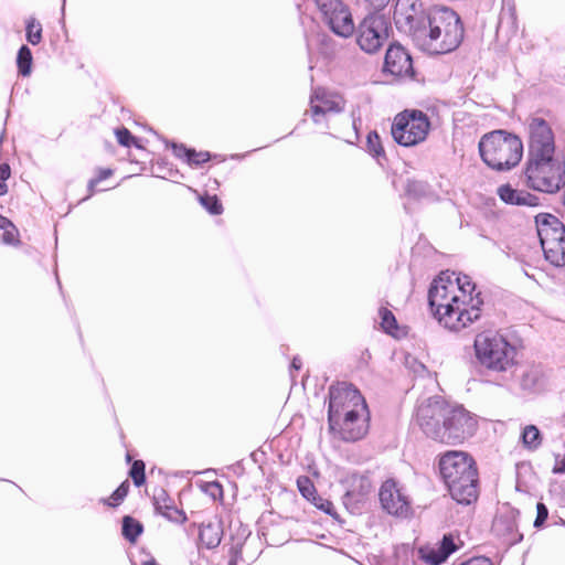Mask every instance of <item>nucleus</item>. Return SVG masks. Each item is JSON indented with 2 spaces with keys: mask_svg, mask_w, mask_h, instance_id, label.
Returning <instances> with one entry per match:
<instances>
[{
  "mask_svg": "<svg viewBox=\"0 0 565 565\" xmlns=\"http://www.w3.org/2000/svg\"><path fill=\"white\" fill-rule=\"evenodd\" d=\"M428 301L434 317L450 331H461L481 317L483 299L467 275L441 273L434 279Z\"/></svg>",
  "mask_w": 565,
  "mask_h": 565,
  "instance_id": "nucleus-1",
  "label": "nucleus"
},
{
  "mask_svg": "<svg viewBox=\"0 0 565 565\" xmlns=\"http://www.w3.org/2000/svg\"><path fill=\"white\" fill-rule=\"evenodd\" d=\"M415 423L425 436L445 444H459L472 436L477 422L462 406L450 405L441 397L419 403Z\"/></svg>",
  "mask_w": 565,
  "mask_h": 565,
  "instance_id": "nucleus-2",
  "label": "nucleus"
},
{
  "mask_svg": "<svg viewBox=\"0 0 565 565\" xmlns=\"http://www.w3.org/2000/svg\"><path fill=\"white\" fill-rule=\"evenodd\" d=\"M463 28L459 15L446 7L427 11L426 21L415 32V45L428 54H446L461 43Z\"/></svg>",
  "mask_w": 565,
  "mask_h": 565,
  "instance_id": "nucleus-3",
  "label": "nucleus"
},
{
  "mask_svg": "<svg viewBox=\"0 0 565 565\" xmlns=\"http://www.w3.org/2000/svg\"><path fill=\"white\" fill-rule=\"evenodd\" d=\"M440 475L454 500L470 504L478 498V473L475 461L463 451H448L439 460Z\"/></svg>",
  "mask_w": 565,
  "mask_h": 565,
  "instance_id": "nucleus-4",
  "label": "nucleus"
},
{
  "mask_svg": "<svg viewBox=\"0 0 565 565\" xmlns=\"http://www.w3.org/2000/svg\"><path fill=\"white\" fill-rule=\"evenodd\" d=\"M479 152L483 162L493 170L507 171L522 159L521 139L505 130L486 134L479 141Z\"/></svg>",
  "mask_w": 565,
  "mask_h": 565,
  "instance_id": "nucleus-5",
  "label": "nucleus"
},
{
  "mask_svg": "<svg viewBox=\"0 0 565 565\" xmlns=\"http://www.w3.org/2000/svg\"><path fill=\"white\" fill-rule=\"evenodd\" d=\"M523 175L529 188L555 193L565 185V161L557 156L527 158Z\"/></svg>",
  "mask_w": 565,
  "mask_h": 565,
  "instance_id": "nucleus-6",
  "label": "nucleus"
},
{
  "mask_svg": "<svg viewBox=\"0 0 565 565\" xmlns=\"http://www.w3.org/2000/svg\"><path fill=\"white\" fill-rule=\"evenodd\" d=\"M475 350L479 362L489 370L505 372L515 364V347L499 333L478 334Z\"/></svg>",
  "mask_w": 565,
  "mask_h": 565,
  "instance_id": "nucleus-7",
  "label": "nucleus"
},
{
  "mask_svg": "<svg viewBox=\"0 0 565 565\" xmlns=\"http://www.w3.org/2000/svg\"><path fill=\"white\" fill-rule=\"evenodd\" d=\"M535 225L546 260L557 267L565 266V223L553 214L540 213Z\"/></svg>",
  "mask_w": 565,
  "mask_h": 565,
  "instance_id": "nucleus-8",
  "label": "nucleus"
},
{
  "mask_svg": "<svg viewBox=\"0 0 565 565\" xmlns=\"http://www.w3.org/2000/svg\"><path fill=\"white\" fill-rule=\"evenodd\" d=\"M430 127V120L425 113L406 109L395 116L391 134L398 145L414 147L427 139Z\"/></svg>",
  "mask_w": 565,
  "mask_h": 565,
  "instance_id": "nucleus-9",
  "label": "nucleus"
},
{
  "mask_svg": "<svg viewBox=\"0 0 565 565\" xmlns=\"http://www.w3.org/2000/svg\"><path fill=\"white\" fill-rule=\"evenodd\" d=\"M367 406L361 393L348 383H337L329 390L328 419L366 413Z\"/></svg>",
  "mask_w": 565,
  "mask_h": 565,
  "instance_id": "nucleus-10",
  "label": "nucleus"
},
{
  "mask_svg": "<svg viewBox=\"0 0 565 565\" xmlns=\"http://www.w3.org/2000/svg\"><path fill=\"white\" fill-rule=\"evenodd\" d=\"M323 21L331 31L341 38L354 32V22L349 8L341 0H316Z\"/></svg>",
  "mask_w": 565,
  "mask_h": 565,
  "instance_id": "nucleus-11",
  "label": "nucleus"
},
{
  "mask_svg": "<svg viewBox=\"0 0 565 565\" xmlns=\"http://www.w3.org/2000/svg\"><path fill=\"white\" fill-rule=\"evenodd\" d=\"M387 39L388 28L382 15H367L356 31V43L367 54L376 53Z\"/></svg>",
  "mask_w": 565,
  "mask_h": 565,
  "instance_id": "nucleus-12",
  "label": "nucleus"
},
{
  "mask_svg": "<svg viewBox=\"0 0 565 565\" xmlns=\"http://www.w3.org/2000/svg\"><path fill=\"white\" fill-rule=\"evenodd\" d=\"M555 156L554 134L546 120L532 117L529 121L527 158Z\"/></svg>",
  "mask_w": 565,
  "mask_h": 565,
  "instance_id": "nucleus-13",
  "label": "nucleus"
},
{
  "mask_svg": "<svg viewBox=\"0 0 565 565\" xmlns=\"http://www.w3.org/2000/svg\"><path fill=\"white\" fill-rule=\"evenodd\" d=\"M379 499L382 509L391 515L407 518L412 512L408 495L394 479H387L382 483Z\"/></svg>",
  "mask_w": 565,
  "mask_h": 565,
  "instance_id": "nucleus-14",
  "label": "nucleus"
},
{
  "mask_svg": "<svg viewBox=\"0 0 565 565\" xmlns=\"http://www.w3.org/2000/svg\"><path fill=\"white\" fill-rule=\"evenodd\" d=\"M344 106L345 100L342 95L324 87H317L310 97L309 114L316 124H321L327 115L341 113Z\"/></svg>",
  "mask_w": 565,
  "mask_h": 565,
  "instance_id": "nucleus-15",
  "label": "nucleus"
},
{
  "mask_svg": "<svg viewBox=\"0 0 565 565\" xmlns=\"http://www.w3.org/2000/svg\"><path fill=\"white\" fill-rule=\"evenodd\" d=\"M422 7L420 0H396L394 21L399 30L412 36L413 41L416 30L426 21L427 11Z\"/></svg>",
  "mask_w": 565,
  "mask_h": 565,
  "instance_id": "nucleus-16",
  "label": "nucleus"
},
{
  "mask_svg": "<svg viewBox=\"0 0 565 565\" xmlns=\"http://www.w3.org/2000/svg\"><path fill=\"white\" fill-rule=\"evenodd\" d=\"M330 430L344 441L362 439L369 429V412L353 416L329 418Z\"/></svg>",
  "mask_w": 565,
  "mask_h": 565,
  "instance_id": "nucleus-17",
  "label": "nucleus"
},
{
  "mask_svg": "<svg viewBox=\"0 0 565 565\" xmlns=\"http://www.w3.org/2000/svg\"><path fill=\"white\" fill-rule=\"evenodd\" d=\"M384 71L395 77H412L414 74L412 57L401 45H390L385 54Z\"/></svg>",
  "mask_w": 565,
  "mask_h": 565,
  "instance_id": "nucleus-18",
  "label": "nucleus"
},
{
  "mask_svg": "<svg viewBox=\"0 0 565 565\" xmlns=\"http://www.w3.org/2000/svg\"><path fill=\"white\" fill-rule=\"evenodd\" d=\"M347 487L344 494L345 504H359L366 500L372 491V482L369 477L351 473L344 480Z\"/></svg>",
  "mask_w": 565,
  "mask_h": 565,
  "instance_id": "nucleus-19",
  "label": "nucleus"
},
{
  "mask_svg": "<svg viewBox=\"0 0 565 565\" xmlns=\"http://www.w3.org/2000/svg\"><path fill=\"white\" fill-rule=\"evenodd\" d=\"M458 546L451 534L444 535L443 540L437 546L422 547L419 550L420 556L424 561L431 565H439L444 563L450 554L456 552Z\"/></svg>",
  "mask_w": 565,
  "mask_h": 565,
  "instance_id": "nucleus-20",
  "label": "nucleus"
},
{
  "mask_svg": "<svg viewBox=\"0 0 565 565\" xmlns=\"http://www.w3.org/2000/svg\"><path fill=\"white\" fill-rule=\"evenodd\" d=\"M499 198L507 204L518 206H537L539 198L524 190L512 188L510 184L500 185L497 190Z\"/></svg>",
  "mask_w": 565,
  "mask_h": 565,
  "instance_id": "nucleus-21",
  "label": "nucleus"
},
{
  "mask_svg": "<svg viewBox=\"0 0 565 565\" xmlns=\"http://www.w3.org/2000/svg\"><path fill=\"white\" fill-rule=\"evenodd\" d=\"M173 154L184 160L189 166L200 167L211 160V153L209 151H198L192 148L185 147L183 143L172 145Z\"/></svg>",
  "mask_w": 565,
  "mask_h": 565,
  "instance_id": "nucleus-22",
  "label": "nucleus"
},
{
  "mask_svg": "<svg viewBox=\"0 0 565 565\" xmlns=\"http://www.w3.org/2000/svg\"><path fill=\"white\" fill-rule=\"evenodd\" d=\"M493 529L497 534L504 536L509 544H514L522 540V535L518 533L514 514L498 516L494 520Z\"/></svg>",
  "mask_w": 565,
  "mask_h": 565,
  "instance_id": "nucleus-23",
  "label": "nucleus"
},
{
  "mask_svg": "<svg viewBox=\"0 0 565 565\" xmlns=\"http://www.w3.org/2000/svg\"><path fill=\"white\" fill-rule=\"evenodd\" d=\"M154 507L158 513L171 522L183 524L186 521V514L184 511L171 504L169 499L164 498L160 500L159 498H156Z\"/></svg>",
  "mask_w": 565,
  "mask_h": 565,
  "instance_id": "nucleus-24",
  "label": "nucleus"
},
{
  "mask_svg": "<svg viewBox=\"0 0 565 565\" xmlns=\"http://www.w3.org/2000/svg\"><path fill=\"white\" fill-rule=\"evenodd\" d=\"M0 243L10 246L21 244L20 232L17 226L6 216L0 214Z\"/></svg>",
  "mask_w": 565,
  "mask_h": 565,
  "instance_id": "nucleus-25",
  "label": "nucleus"
},
{
  "mask_svg": "<svg viewBox=\"0 0 565 565\" xmlns=\"http://www.w3.org/2000/svg\"><path fill=\"white\" fill-rule=\"evenodd\" d=\"M142 531L143 526L138 520L129 515L122 518V535L130 543H135Z\"/></svg>",
  "mask_w": 565,
  "mask_h": 565,
  "instance_id": "nucleus-26",
  "label": "nucleus"
},
{
  "mask_svg": "<svg viewBox=\"0 0 565 565\" xmlns=\"http://www.w3.org/2000/svg\"><path fill=\"white\" fill-rule=\"evenodd\" d=\"M199 540L207 548L216 547L221 542L220 531L212 524L203 525L200 529Z\"/></svg>",
  "mask_w": 565,
  "mask_h": 565,
  "instance_id": "nucleus-27",
  "label": "nucleus"
},
{
  "mask_svg": "<svg viewBox=\"0 0 565 565\" xmlns=\"http://www.w3.org/2000/svg\"><path fill=\"white\" fill-rule=\"evenodd\" d=\"M522 444L530 450H535L542 443L540 430L534 425L525 426L521 435Z\"/></svg>",
  "mask_w": 565,
  "mask_h": 565,
  "instance_id": "nucleus-28",
  "label": "nucleus"
},
{
  "mask_svg": "<svg viewBox=\"0 0 565 565\" xmlns=\"http://www.w3.org/2000/svg\"><path fill=\"white\" fill-rule=\"evenodd\" d=\"M33 56L31 50L26 45H22L18 52L17 65L19 74L29 76L32 71Z\"/></svg>",
  "mask_w": 565,
  "mask_h": 565,
  "instance_id": "nucleus-29",
  "label": "nucleus"
},
{
  "mask_svg": "<svg viewBox=\"0 0 565 565\" xmlns=\"http://www.w3.org/2000/svg\"><path fill=\"white\" fill-rule=\"evenodd\" d=\"M129 482L125 480L108 498H104L100 502L109 508L119 507L129 493Z\"/></svg>",
  "mask_w": 565,
  "mask_h": 565,
  "instance_id": "nucleus-30",
  "label": "nucleus"
},
{
  "mask_svg": "<svg viewBox=\"0 0 565 565\" xmlns=\"http://www.w3.org/2000/svg\"><path fill=\"white\" fill-rule=\"evenodd\" d=\"M26 41L32 45H38L42 41V25L35 18L26 20L25 24Z\"/></svg>",
  "mask_w": 565,
  "mask_h": 565,
  "instance_id": "nucleus-31",
  "label": "nucleus"
},
{
  "mask_svg": "<svg viewBox=\"0 0 565 565\" xmlns=\"http://www.w3.org/2000/svg\"><path fill=\"white\" fill-rule=\"evenodd\" d=\"M115 136H116V139H117L118 143L120 146H122V147H126V148H130V147L141 148L139 139L136 136H134L129 131V129H127L126 127H120V128L115 129Z\"/></svg>",
  "mask_w": 565,
  "mask_h": 565,
  "instance_id": "nucleus-32",
  "label": "nucleus"
},
{
  "mask_svg": "<svg viewBox=\"0 0 565 565\" xmlns=\"http://www.w3.org/2000/svg\"><path fill=\"white\" fill-rule=\"evenodd\" d=\"M381 327L382 329L392 335H395L397 331V322L395 316L387 308H381L380 311Z\"/></svg>",
  "mask_w": 565,
  "mask_h": 565,
  "instance_id": "nucleus-33",
  "label": "nucleus"
},
{
  "mask_svg": "<svg viewBox=\"0 0 565 565\" xmlns=\"http://www.w3.org/2000/svg\"><path fill=\"white\" fill-rule=\"evenodd\" d=\"M146 465L142 460H135L129 470V477L132 479L136 487H141L146 483Z\"/></svg>",
  "mask_w": 565,
  "mask_h": 565,
  "instance_id": "nucleus-34",
  "label": "nucleus"
},
{
  "mask_svg": "<svg viewBox=\"0 0 565 565\" xmlns=\"http://www.w3.org/2000/svg\"><path fill=\"white\" fill-rule=\"evenodd\" d=\"M114 170L110 168H99L96 172V177L89 180L88 182V191L89 195H93L96 191H100L102 189H98V184L113 177Z\"/></svg>",
  "mask_w": 565,
  "mask_h": 565,
  "instance_id": "nucleus-35",
  "label": "nucleus"
},
{
  "mask_svg": "<svg viewBox=\"0 0 565 565\" xmlns=\"http://www.w3.org/2000/svg\"><path fill=\"white\" fill-rule=\"evenodd\" d=\"M366 146H367L369 152L373 157L379 159L380 157H382L384 154V150H383V147H382V143H381V139H380V136L377 135L376 131H371L367 135Z\"/></svg>",
  "mask_w": 565,
  "mask_h": 565,
  "instance_id": "nucleus-36",
  "label": "nucleus"
},
{
  "mask_svg": "<svg viewBox=\"0 0 565 565\" xmlns=\"http://www.w3.org/2000/svg\"><path fill=\"white\" fill-rule=\"evenodd\" d=\"M200 202L213 215H220L223 212V206L216 195L201 196Z\"/></svg>",
  "mask_w": 565,
  "mask_h": 565,
  "instance_id": "nucleus-37",
  "label": "nucleus"
},
{
  "mask_svg": "<svg viewBox=\"0 0 565 565\" xmlns=\"http://www.w3.org/2000/svg\"><path fill=\"white\" fill-rule=\"evenodd\" d=\"M297 487L302 497L306 498L308 501L311 500V498L316 493L315 486L308 477H299L297 479Z\"/></svg>",
  "mask_w": 565,
  "mask_h": 565,
  "instance_id": "nucleus-38",
  "label": "nucleus"
},
{
  "mask_svg": "<svg viewBox=\"0 0 565 565\" xmlns=\"http://www.w3.org/2000/svg\"><path fill=\"white\" fill-rule=\"evenodd\" d=\"M202 490L211 495L214 500L223 499V487L217 481L205 482L202 486Z\"/></svg>",
  "mask_w": 565,
  "mask_h": 565,
  "instance_id": "nucleus-39",
  "label": "nucleus"
},
{
  "mask_svg": "<svg viewBox=\"0 0 565 565\" xmlns=\"http://www.w3.org/2000/svg\"><path fill=\"white\" fill-rule=\"evenodd\" d=\"M548 516V510L544 503L536 504V519L534 521L535 527H541Z\"/></svg>",
  "mask_w": 565,
  "mask_h": 565,
  "instance_id": "nucleus-40",
  "label": "nucleus"
},
{
  "mask_svg": "<svg viewBox=\"0 0 565 565\" xmlns=\"http://www.w3.org/2000/svg\"><path fill=\"white\" fill-rule=\"evenodd\" d=\"M315 507H317L319 510L323 511L329 515H335V509L333 503L327 499L324 501H321V503L315 502Z\"/></svg>",
  "mask_w": 565,
  "mask_h": 565,
  "instance_id": "nucleus-41",
  "label": "nucleus"
},
{
  "mask_svg": "<svg viewBox=\"0 0 565 565\" xmlns=\"http://www.w3.org/2000/svg\"><path fill=\"white\" fill-rule=\"evenodd\" d=\"M411 369L413 370V372L415 374L420 375V376H423L425 373L428 372L426 366L416 360H413V362L411 364Z\"/></svg>",
  "mask_w": 565,
  "mask_h": 565,
  "instance_id": "nucleus-42",
  "label": "nucleus"
},
{
  "mask_svg": "<svg viewBox=\"0 0 565 565\" xmlns=\"http://www.w3.org/2000/svg\"><path fill=\"white\" fill-rule=\"evenodd\" d=\"M461 565H493L487 557H473Z\"/></svg>",
  "mask_w": 565,
  "mask_h": 565,
  "instance_id": "nucleus-43",
  "label": "nucleus"
},
{
  "mask_svg": "<svg viewBox=\"0 0 565 565\" xmlns=\"http://www.w3.org/2000/svg\"><path fill=\"white\" fill-rule=\"evenodd\" d=\"M461 565H493L487 557H473Z\"/></svg>",
  "mask_w": 565,
  "mask_h": 565,
  "instance_id": "nucleus-44",
  "label": "nucleus"
},
{
  "mask_svg": "<svg viewBox=\"0 0 565 565\" xmlns=\"http://www.w3.org/2000/svg\"><path fill=\"white\" fill-rule=\"evenodd\" d=\"M11 175V169L8 163L0 164V180L6 182Z\"/></svg>",
  "mask_w": 565,
  "mask_h": 565,
  "instance_id": "nucleus-45",
  "label": "nucleus"
},
{
  "mask_svg": "<svg viewBox=\"0 0 565 565\" xmlns=\"http://www.w3.org/2000/svg\"><path fill=\"white\" fill-rule=\"evenodd\" d=\"M369 2L374 8H382L388 2V0H369Z\"/></svg>",
  "mask_w": 565,
  "mask_h": 565,
  "instance_id": "nucleus-46",
  "label": "nucleus"
},
{
  "mask_svg": "<svg viewBox=\"0 0 565 565\" xmlns=\"http://www.w3.org/2000/svg\"><path fill=\"white\" fill-rule=\"evenodd\" d=\"M301 365H302L301 360L298 358H295L291 362V371L299 370L301 367Z\"/></svg>",
  "mask_w": 565,
  "mask_h": 565,
  "instance_id": "nucleus-47",
  "label": "nucleus"
},
{
  "mask_svg": "<svg viewBox=\"0 0 565 565\" xmlns=\"http://www.w3.org/2000/svg\"><path fill=\"white\" fill-rule=\"evenodd\" d=\"M8 193V185L6 182L0 180V196L6 195Z\"/></svg>",
  "mask_w": 565,
  "mask_h": 565,
  "instance_id": "nucleus-48",
  "label": "nucleus"
},
{
  "mask_svg": "<svg viewBox=\"0 0 565 565\" xmlns=\"http://www.w3.org/2000/svg\"><path fill=\"white\" fill-rule=\"evenodd\" d=\"M324 500H326V499H323V498H321V497H319V495H316V494H315V495L311 498V500H310V501L315 504V502H317V503H321V501H324Z\"/></svg>",
  "mask_w": 565,
  "mask_h": 565,
  "instance_id": "nucleus-49",
  "label": "nucleus"
},
{
  "mask_svg": "<svg viewBox=\"0 0 565 565\" xmlns=\"http://www.w3.org/2000/svg\"><path fill=\"white\" fill-rule=\"evenodd\" d=\"M142 565H159L156 559L151 558L142 563Z\"/></svg>",
  "mask_w": 565,
  "mask_h": 565,
  "instance_id": "nucleus-50",
  "label": "nucleus"
},
{
  "mask_svg": "<svg viewBox=\"0 0 565 565\" xmlns=\"http://www.w3.org/2000/svg\"><path fill=\"white\" fill-rule=\"evenodd\" d=\"M228 565H237L236 559H232Z\"/></svg>",
  "mask_w": 565,
  "mask_h": 565,
  "instance_id": "nucleus-51",
  "label": "nucleus"
}]
</instances>
